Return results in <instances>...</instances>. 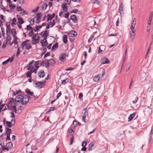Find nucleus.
<instances>
[{
  "label": "nucleus",
  "mask_w": 153,
  "mask_h": 153,
  "mask_svg": "<svg viewBox=\"0 0 153 153\" xmlns=\"http://www.w3.org/2000/svg\"><path fill=\"white\" fill-rule=\"evenodd\" d=\"M47 17H48V18H49V19L51 20H52V19H51V14H49L47 16Z\"/></svg>",
  "instance_id": "nucleus-64"
},
{
  "label": "nucleus",
  "mask_w": 153,
  "mask_h": 153,
  "mask_svg": "<svg viewBox=\"0 0 153 153\" xmlns=\"http://www.w3.org/2000/svg\"><path fill=\"white\" fill-rule=\"evenodd\" d=\"M38 35V33H35V34L33 35L32 36L31 38L32 39H34L35 37H36Z\"/></svg>",
  "instance_id": "nucleus-62"
},
{
  "label": "nucleus",
  "mask_w": 153,
  "mask_h": 153,
  "mask_svg": "<svg viewBox=\"0 0 153 153\" xmlns=\"http://www.w3.org/2000/svg\"><path fill=\"white\" fill-rule=\"evenodd\" d=\"M9 6L11 9H13L16 7V5L14 4H9Z\"/></svg>",
  "instance_id": "nucleus-40"
},
{
  "label": "nucleus",
  "mask_w": 153,
  "mask_h": 153,
  "mask_svg": "<svg viewBox=\"0 0 153 153\" xmlns=\"http://www.w3.org/2000/svg\"><path fill=\"white\" fill-rule=\"evenodd\" d=\"M20 47H19L18 48V51L17 52L16 54V56H19V54L20 53V51L19 50Z\"/></svg>",
  "instance_id": "nucleus-60"
},
{
  "label": "nucleus",
  "mask_w": 153,
  "mask_h": 153,
  "mask_svg": "<svg viewBox=\"0 0 153 153\" xmlns=\"http://www.w3.org/2000/svg\"><path fill=\"white\" fill-rule=\"evenodd\" d=\"M14 39L13 40V43H14L15 45L17 44H18V41H17V37L16 36H15L14 37Z\"/></svg>",
  "instance_id": "nucleus-25"
},
{
  "label": "nucleus",
  "mask_w": 153,
  "mask_h": 153,
  "mask_svg": "<svg viewBox=\"0 0 153 153\" xmlns=\"http://www.w3.org/2000/svg\"><path fill=\"white\" fill-rule=\"evenodd\" d=\"M100 79V76H96L93 78V80L96 82L98 81Z\"/></svg>",
  "instance_id": "nucleus-27"
},
{
  "label": "nucleus",
  "mask_w": 153,
  "mask_h": 153,
  "mask_svg": "<svg viewBox=\"0 0 153 153\" xmlns=\"http://www.w3.org/2000/svg\"><path fill=\"white\" fill-rule=\"evenodd\" d=\"M130 64L131 63L130 62H129L128 63L126 69V71H128L129 70L130 66Z\"/></svg>",
  "instance_id": "nucleus-42"
},
{
  "label": "nucleus",
  "mask_w": 153,
  "mask_h": 153,
  "mask_svg": "<svg viewBox=\"0 0 153 153\" xmlns=\"http://www.w3.org/2000/svg\"><path fill=\"white\" fill-rule=\"evenodd\" d=\"M35 84L36 85L35 87L41 88L43 85H45V82H37L35 83Z\"/></svg>",
  "instance_id": "nucleus-2"
},
{
  "label": "nucleus",
  "mask_w": 153,
  "mask_h": 153,
  "mask_svg": "<svg viewBox=\"0 0 153 153\" xmlns=\"http://www.w3.org/2000/svg\"><path fill=\"white\" fill-rule=\"evenodd\" d=\"M11 107H12L11 108V109L13 110V112L15 113H16L17 110L16 106L15 105H14L12 107V105H11Z\"/></svg>",
  "instance_id": "nucleus-36"
},
{
  "label": "nucleus",
  "mask_w": 153,
  "mask_h": 153,
  "mask_svg": "<svg viewBox=\"0 0 153 153\" xmlns=\"http://www.w3.org/2000/svg\"><path fill=\"white\" fill-rule=\"evenodd\" d=\"M51 55L50 53L49 52H47L44 55V57L45 58L47 57L48 56H49Z\"/></svg>",
  "instance_id": "nucleus-56"
},
{
  "label": "nucleus",
  "mask_w": 153,
  "mask_h": 153,
  "mask_svg": "<svg viewBox=\"0 0 153 153\" xmlns=\"http://www.w3.org/2000/svg\"><path fill=\"white\" fill-rule=\"evenodd\" d=\"M40 26L39 25L36 26L35 28V29L34 30V31L35 32H36L38 30L39 28H41L39 27Z\"/></svg>",
  "instance_id": "nucleus-57"
},
{
  "label": "nucleus",
  "mask_w": 153,
  "mask_h": 153,
  "mask_svg": "<svg viewBox=\"0 0 153 153\" xmlns=\"http://www.w3.org/2000/svg\"><path fill=\"white\" fill-rule=\"evenodd\" d=\"M25 92L29 95L30 96L33 95V92H31L30 90L29 89H26Z\"/></svg>",
  "instance_id": "nucleus-21"
},
{
  "label": "nucleus",
  "mask_w": 153,
  "mask_h": 153,
  "mask_svg": "<svg viewBox=\"0 0 153 153\" xmlns=\"http://www.w3.org/2000/svg\"><path fill=\"white\" fill-rule=\"evenodd\" d=\"M31 48H32V46H31V43H29L28 45H27V46H26L25 48H26V49L29 50Z\"/></svg>",
  "instance_id": "nucleus-34"
},
{
  "label": "nucleus",
  "mask_w": 153,
  "mask_h": 153,
  "mask_svg": "<svg viewBox=\"0 0 153 153\" xmlns=\"http://www.w3.org/2000/svg\"><path fill=\"white\" fill-rule=\"evenodd\" d=\"M62 7L63 9L64 12H67V6L66 4H63Z\"/></svg>",
  "instance_id": "nucleus-18"
},
{
  "label": "nucleus",
  "mask_w": 153,
  "mask_h": 153,
  "mask_svg": "<svg viewBox=\"0 0 153 153\" xmlns=\"http://www.w3.org/2000/svg\"><path fill=\"white\" fill-rule=\"evenodd\" d=\"M66 53H62L59 56V60L61 62H64L66 60Z\"/></svg>",
  "instance_id": "nucleus-4"
},
{
  "label": "nucleus",
  "mask_w": 153,
  "mask_h": 153,
  "mask_svg": "<svg viewBox=\"0 0 153 153\" xmlns=\"http://www.w3.org/2000/svg\"><path fill=\"white\" fill-rule=\"evenodd\" d=\"M40 37L39 36H38L37 38L36 39H35V38L33 39H32V43L33 45H34L38 43L39 42V40L40 39Z\"/></svg>",
  "instance_id": "nucleus-10"
},
{
  "label": "nucleus",
  "mask_w": 153,
  "mask_h": 153,
  "mask_svg": "<svg viewBox=\"0 0 153 153\" xmlns=\"http://www.w3.org/2000/svg\"><path fill=\"white\" fill-rule=\"evenodd\" d=\"M94 143L91 142L89 145L88 147V149L89 151H91L94 148Z\"/></svg>",
  "instance_id": "nucleus-12"
},
{
  "label": "nucleus",
  "mask_w": 153,
  "mask_h": 153,
  "mask_svg": "<svg viewBox=\"0 0 153 153\" xmlns=\"http://www.w3.org/2000/svg\"><path fill=\"white\" fill-rule=\"evenodd\" d=\"M138 99V97H136L134 99V100L132 101V103L134 104H135L137 101Z\"/></svg>",
  "instance_id": "nucleus-45"
},
{
  "label": "nucleus",
  "mask_w": 153,
  "mask_h": 153,
  "mask_svg": "<svg viewBox=\"0 0 153 153\" xmlns=\"http://www.w3.org/2000/svg\"><path fill=\"white\" fill-rule=\"evenodd\" d=\"M73 124L74 125V127H76L77 126L78 123L76 120H74L73 121Z\"/></svg>",
  "instance_id": "nucleus-49"
},
{
  "label": "nucleus",
  "mask_w": 153,
  "mask_h": 153,
  "mask_svg": "<svg viewBox=\"0 0 153 153\" xmlns=\"http://www.w3.org/2000/svg\"><path fill=\"white\" fill-rule=\"evenodd\" d=\"M21 90H16L15 92L14 91L13 92V96H16V94H17L18 93L21 92Z\"/></svg>",
  "instance_id": "nucleus-33"
},
{
  "label": "nucleus",
  "mask_w": 153,
  "mask_h": 153,
  "mask_svg": "<svg viewBox=\"0 0 153 153\" xmlns=\"http://www.w3.org/2000/svg\"><path fill=\"white\" fill-rule=\"evenodd\" d=\"M38 75L40 77H43L45 76V73L43 70H41L40 72H38Z\"/></svg>",
  "instance_id": "nucleus-11"
},
{
  "label": "nucleus",
  "mask_w": 153,
  "mask_h": 153,
  "mask_svg": "<svg viewBox=\"0 0 153 153\" xmlns=\"http://www.w3.org/2000/svg\"><path fill=\"white\" fill-rule=\"evenodd\" d=\"M41 42L42 44V45L43 46H47L48 44L46 39L42 40H41Z\"/></svg>",
  "instance_id": "nucleus-14"
},
{
  "label": "nucleus",
  "mask_w": 153,
  "mask_h": 153,
  "mask_svg": "<svg viewBox=\"0 0 153 153\" xmlns=\"http://www.w3.org/2000/svg\"><path fill=\"white\" fill-rule=\"evenodd\" d=\"M28 45V43H27L23 41L22 44L21 45V48L23 49L24 47L25 46H27V45Z\"/></svg>",
  "instance_id": "nucleus-26"
},
{
  "label": "nucleus",
  "mask_w": 153,
  "mask_h": 153,
  "mask_svg": "<svg viewBox=\"0 0 153 153\" xmlns=\"http://www.w3.org/2000/svg\"><path fill=\"white\" fill-rule=\"evenodd\" d=\"M14 101V99L13 98L11 99V100L10 101L8 102V104H10L12 103Z\"/></svg>",
  "instance_id": "nucleus-51"
},
{
  "label": "nucleus",
  "mask_w": 153,
  "mask_h": 153,
  "mask_svg": "<svg viewBox=\"0 0 153 153\" xmlns=\"http://www.w3.org/2000/svg\"><path fill=\"white\" fill-rule=\"evenodd\" d=\"M68 79H65L64 80L62 81V83L63 84H65L67 82H68Z\"/></svg>",
  "instance_id": "nucleus-53"
},
{
  "label": "nucleus",
  "mask_w": 153,
  "mask_h": 153,
  "mask_svg": "<svg viewBox=\"0 0 153 153\" xmlns=\"http://www.w3.org/2000/svg\"><path fill=\"white\" fill-rule=\"evenodd\" d=\"M18 22H17V24H19L20 25H21L24 22L23 20L21 18H18Z\"/></svg>",
  "instance_id": "nucleus-23"
},
{
  "label": "nucleus",
  "mask_w": 153,
  "mask_h": 153,
  "mask_svg": "<svg viewBox=\"0 0 153 153\" xmlns=\"http://www.w3.org/2000/svg\"><path fill=\"white\" fill-rule=\"evenodd\" d=\"M51 25V22H48L47 24V26L46 27V30L48 29L49 28L50 25Z\"/></svg>",
  "instance_id": "nucleus-46"
},
{
  "label": "nucleus",
  "mask_w": 153,
  "mask_h": 153,
  "mask_svg": "<svg viewBox=\"0 0 153 153\" xmlns=\"http://www.w3.org/2000/svg\"><path fill=\"white\" fill-rule=\"evenodd\" d=\"M131 32L130 33V37L131 40L133 41L134 39L135 36V30H131Z\"/></svg>",
  "instance_id": "nucleus-8"
},
{
  "label": "nucleus",
  "mask_w": 153,
  "mask_h": 153,
  "mask_svg": "<svg viewBox=\"0 0 153 153\" xmlns=\"http://www.w3.org/2000/svg\"><path fill=\"white\" fill-rule=\"evenodd\" d=\"M78 11V10L77 9H74V10H73L71 12V13H76Z\"/></svg>",
  "instance_id": "nucleus-58"
},
{
  "label": "nucleus",
  "mask_w": 153,
  "mask_h": 153,
  "mask_svg": "<svg viewBox=\"0 0 153 153\" xmlns=\"http://www.w3.org/2000/svg\"><path fill=\"white\" fill-rule=\"evenodd\" d=\"M32 27L31 26H30V25H27V26L26 29L27 30H31L32 29Z\"/></svg>",
  "instance_id": "nucleus-47"
},
{
  "label": "nucleus",
  "mask_w": 153,
  "mask_h": 153,
  "mask_svg": "<svg viewBox=\"0 0 153 153\" xmlns=\"http://www.w3.org/2000/svg\"><path fill=\"white\" fill-rule=\"evenodd\" d=\"M42 13L41 12L38 13L35 17L36 18V23L37 24L39 23L40 21L41 18Z\"/></svg>",
  "instance_id": "nucleus-5"
},
{
  "label": "nucleus",
  "mask_w": 153,
  "mask_h": 153,
  "mask_svg": "<svg viewBox=\"0 0 153 153\" xmlns=\"http://www.w3.org/2000/svg\"><path fill=\"white\" fill-rule=\"evenodd\" d=\"M152 12H151L150 13V14L149 18V20L148 21V25H150L151 24V22L152 19Z\"/></svg>",
  "instance_id": "nucleus-17"
},
{
  "label": "nucleus",
  "mask_w": 153,
  "mask_h": 153,
  "mask_svg": "<svg viewBox=\"0 0 153 153\" xmlns=\"http://www.w3.org/2000/svg\"><path fill=\"white\" fill-rule=\"evenodd\" d=\"M14 56H12L11 57V58H9L7 59V60L8 61V62H12L14 59Z\"/></svg>",
  "instance_id": "nucleus-43"
},
{
  "label": "nucleus",
  "mask_w": 153,
  "mask_h": 153,
  "mask_svg": "<svg viewBox=\"0 0 153 153\" xmlns=\"http://www.w3.org/2000/svg\"><path fill=\"white\" fill-rule=\"evenodd\" d=\"M136 23V19L135 18H134L133 19V21L132 22L131 24V25L130 27V29L131 30H135L134 28L135 27Z\"/></svg>",
  "instance_id": "nucleus-6"
},
{
  "label": "nucleus",
  "mask_w": 153,
  "mask_h": 153,
  "mask_svg": "<svg viewBox=\"0 0 153 153\" xmlns=\"http://www.w3.org/2000/svg\"><path fill=\"white\" fill-rule=\"evenodd\" d=\"M6 134L7 135L6 140H10V135L11 133V129L10 128H6Z\"/></svg>",
  "instance_id": "nucleus-3"
},
{
  "label": "nucleus",
  "mask_w": 153,
  "mask_h": 153,
  "mask_svg": "<svg viewBox=\"0 0 153 153\" xmlns=\"http://www.w3.org/2000/svg\"><path fill=\"white\" fill-rule=\"evenodd\" d=\"M153 134V125L151 128V131L149 134V136H152Z\"/></svg>",
  "instance_id": "nucleus-55"
},
{
  "label": "nucleus",
  "mask_w": 153,
  "mask_h": 153,
  "mask_svg": "<svg viewBox=\"0 0 153 153\" xmlns=\"http://www.w3.org/2000/svg\"><path fill=\"white\" fill-rule=\"evenodd\" d=\"M69 12H68L67 13H66L64 14V16L66 18H68L69 17Z\"/></svg>",
  "instance_id": "nucleus-52"
},
{
  "label": "nucleus",
  "mask_w": 153,
  "mask_h": 153,
  "mask_svg": "<svg viewBox=\"0 0 153 153\" xmlns=\"http://www.w3.org/2000/svg\"><path fill=\"white\" fill-rule=\"evenodd\" d=\"M42 9L45 10L48 7V5L46 3H45L42 4Z\"/></svg>",
  "instance_id": "nucleus-38"
},
{
  "label": "nucleus",
  "mask_w": 153,
  "mask_h": 153,
  "mask_svg": "<svg viewBox=\"0 0 153 153\" xmlns=\"http://www.w3.org/2000/svg\"><path fill=\"white\" fill-rule=\"evenodd\" d=\"M71 19L73 21H76V17L75 15H73L71 16Z\"/></svg>",
  "instance_id": "nucleus-32"
},
{
  "label": "nucleus",
  "mask_w": 153,
  "mask_h": 153,
  "mask_svg": "<svg viewBox=\"0 0 153 153\" xmlns=\"http://www.w3.org/2000/svg\"><path fill=\"white\" fill-rule=\"evenodd\" d=\"M69 35L71 37H74L76 36V34L75 31H72L69 32Z\"/></svg>",
  "instance_id": "nucleus-20"
},
{
  "label": "nucleus",
  "mask_w": 153,
  "mask_h": 153,
  "mask_svg": "<svg viewBox=\"0 0 153 153\" xmlns=\"http://www.w3.org/2000/svg\"><path fill=\"white\" fill-rule=\"evenodd\" d=\"M39 7L37 6V7H36V8L35 9H33L32 10V11L33 12V13H35V12H36L38 11V10H39Z\"/></svg>",
  "instance_id": "nucleus-54"
},
{
  "label": "nucleus",
  "mask_w": 153,
  "mask_h": 153,
  "mask_svg": "<svg viewBox=\"0 0 153 153\" xmlns=\"http://www.w3.org/2000/svg\"><path fill=\"white\" fill-rule=\"evenodd\" d=\"M11 33L12 34L14 37L16 34V30L15 29H13L11 31Z\"/></svg>",
  "instance_id": "nucleus-39"
},
{
  "label": "nucleus",
  "mask_w": 153,
  "mask_h": 153,
  "mask_svg": "<svg viewBox=\"0 0 153 153\" xmlns=\"http://www.w3.org/2000/svg\"><path fill=\"white\" fill-rule=\"evenodd\" d=\"M22 10V8L20 6H17L16 10L17 11H19Z\"/></svg>",
  "instance_id": "nucleus-48"
},
{
  "label": "nucleus",
  "mask_w": 153,
  "mask_h": 153,
  "mask_svg": "<svg viewBox=\"0 0 153 153\" xmlns=\"http://www.w3.org/2000/svg\"><path fill=\"white\" fill-rule=\"evenodd\" d=\"M58 44L57 42L56 43L52 46L51 50L52 51H54L58 48Z\"/></svg>",
  "instance_id": "nucleus-13"
},
{
  "label": "nucleus",
  "mask_w": 153,
  "mask_h": 153,
  "mask_svg": "<svg viewBox=\"0 0 153 153\" xmlns=\"http://www.w3.org/2000/svg\"><path fill=\"white\" fill-rule=\"evenodd\" d=\"M34 18H32L31 19L30 22V25H33L34 24Z\"/></svg>",
  "instance_id": "nucleus-50"
},
{
  "label": "nucleus",
  "mask_w": 153,
  "mask_h": 153,
  "mask_svg": "<svg viewBox=\"0 0 153 153\" xmlns=\"http://www.w3.org/2000/svg\"><path fill=\"white\" fill-rule=\"evenodd\" d=\"M94 37V36H91L90 38L88 39V43H90L92 39H93Z\"/></svg>",
  "instance_id": "nucleus-59"
},
{
  "label": "nucleus",
  "mask_w": 153,
  "mask_h": 153,
  "mask_svg": "<svg viewBox=\"0 0 153 153\" xmlns=\"http://www.w3.org/2000/svg\"><path fill=\"white\" fill-rule=\"evenodd\" d=\"M6 25L7 27V30H10V25L9 22H7L6 24Z\"/></svg>",
  "instance_id": "nucleus-30"
},
{
  "label": "nucleus",
  "mask_w": 153,
  "mask_h": 153,
  "mask_svg": "<svg viewBox=\"0 0 153 153\" xmlns=\"http://www.w3.org/2000/svg\"><path fill=\"white\" fill-rule=\"evenodd\" d=\"M15 100L17 102H21L22 104L25 105L27 103L29 102V97L27 95L23 96L19 95L16 97Z\"/></svg>",
  "instance_id": "nucleus-1"
},
{
  "label": "nucleus",
  "mask_w": 153,
  "mask_h": 153,
  "mask_svg": "<svg viewBox=\"0 0 153 153\" xmlns=\"http://www.w3.org/2000/svg\"><path fill=\"white\" fill-rule=\"evenodd\" d=\"M109 62V60L106 57H103L101 59V64H108Z\"/></svg>",
  "instance_id": "nucleus-7"
},
{
  "label": "nucleus",
  "mask_w": 153,
  "mask_h": 153,
  "mask_svg": "<svg viewBox=\"0 0 153 153\" xmlns=\"http://www.w3.org/2000/svg\"><path fill=\"white\" fill-rule=\"evenodd\" d=\"M62 94V93L61 91H60L59 93L58 94L56 98V99H57L59 98V97Z\"/></svg>",
  "instance_id": "nucleus-63"
},
{
  "label": "nucleus",
  "mask_w": 153,
  "mask_h": 153,
  "mask_svg": "<svg viewBox=\"0 0 153 153\" xmlns=\"http://www.w3.org/2000/svg\"><path fill=\"white\" fill-rule=\"evenodd\" d=\"M33 73L32 71L30 70L26 73V75L27 77H30L31 76V74Z\"/></svg>",
  "instance_id": "nucleus-22"
},
{
  "label": "nucleus",
  "mask_w": 153,
  "mask_h": 153,
  "mask_svg": "<svg viewBox=\"0 0 153 153\" xmlns=\"http://www.w3.org/2000/svg\"><path fill=\"white\" fill-rule=\"evenodd\" d=\"M45 64L46 68L48 67L50 65V63L49 62V60H45Z\"/></svg>",
  "instance_id": "nucleus-28"
},
{
  "label": "nucleus",
  "mask_w": 153,
  "mask_h": 153,
  "mask_svg": "<svg viewBox=\"0 0 153 153\" xmlns=\"http://www.w3.org/2000/svg\"><path fill=\"white\" fill-rule=\"evenodd\" d=\"M6 146L11 148L13 147V144L11 142H9L7 144Z\"/></svg>",
  "instance_id": "nucleus-29"
},
{
  "label": "nucleus",
  "mask_w": 153,
  "mask_h": 153,
  "mask_svg": "<svg viewBox=\"0 0 153 153\" xmlns=\"http://www.w3.org/2000/svg\"><path fill=\"white\" fill-rule=\"evenodd\" d=\"M49 62L50 63V65H52L55 63V61L53 59H50L49 60Z\"/></svg>",
  "instance_id": "nucleus-41"
},
{
  "label": "nucleus",
  "mask_w": 153,
  "mask_h": 153,
  "mask_svg": "<svg viewBox=\"0 0 153 153\" xmlns=\"http://www.w3.org/2000/svg\"><path fill=\"white\" fill-rule=\"evenodd\" d=\"M123 4L122 2H121L120 3L119 7V12L120 13V15L121 16L122 14V12H123Z\"/></svg>",
  "instance_id": "nucleus-9"
},
{
  "label": "nucleus",
  "mask_w": 153,
  "mask_h": 153,
  "mask_svg": "<svg viewBox=\"0 0 153 153\" xmlns=\"http://www.w3.org/2000/svg\"><path fill=\"white\" fill-rule=\"evenodd\" d=\"M33 29H32L30 32L28 33V36L30 37L31 36L34 34V33L33 31Z\"/></svg>",
  "instance_id": "nucleus-35"
},
{
  "label": "nucleus",
  "mask_w": 153,
  "mask_h": 153,
  "mask_svg": "<svg viewBox=\"0 0 153 153\" xmlns=\"http://www.w3.org/2000/svg\"><path fill=\"white\" fill-rule=\"evenodd\" d=\"M34 68V66H33V65L30 66L29 67H28L27 68V70H32Z\"/></svg>",
  "instance_id": "nucleus-61"
},
{
  "label": "nucleus",
  "mask_w": 153,
  "mask_h": 153,
  "mask_svg": "<svg viewBox=\"0 0 153 153\" xmlns=\"http://www.w3.org/2000/svg\"><path fill=\"white\" fill-rule=\"evenodd\" d=\"M83 111H84V115L83 116H85L86 117V116H88V111H87V108H85L83 109Z\"/></svg>",
  "instance_id": "nucleus-24"
},
{
  "label": "nucleus",
  "mask_w": 153,
  "mask_h": 153,
  "mask_svg": "<svg viewBox=\"0 0 153 153\" xmlns=\"http://www.w3.org/2000/svg\"><path fill=\"white\" fill-rule=\"evenodd\" d=\"M33 62H35V61L33 60H32L31 62H30L27 65L26 67L27 68L29 67L31 65Z\"/></svg>",
  "instance_id": "nucleus-44"
},
{
  "label": "nucleus",
  "mask_w": 153,
  "mask_h": 153,
  "mask_svg": "<svg viewBox=\"0 0 153 153\" xmlns=\"http://www.w3.org/2000/svg\"><path fill=\"white\" fill-rule=\"evenodd\" d=\"M62 39L63 42L65 44L68 41L67 35H64L63 36Z\"/></svg>",
  "instance_id": "nucleus-19"
},
{
  "label": "nucleus",
  "mask_w": 153,
  "mask_h": 153,
  "mask_svg": "<svg viewBox=\"0 0 153 153\" xmlns=\"http://www.w3.org/2000/svg\"><path fill=\"white\" fill-rule=\"evenodd\" d=\"M57 17V16H56V21L55 20H53V21L52 22V23L51 22V25L50 26V27H53V26H54V25H55V23L56 22H58V20L56 19Z\"/></svg>",
  "instance_id": "nucleus-16"
},
{
  "label": "nucleus",
  "mask_w": 153,
  "mask_h": 153,
  "mask_svg": "<svg viewBox=\"0 0 153 153\" xmlns=\"http://www.w3.org/2000/svg\"><path fill=\"white\" fill-rule=\"evenodd\" d=\"M11 39V37L10 36H7L6 37V44H7L8 41H9L10 42V40Z\"/></svg>",
  "instance_id": "nucleus-37"
},
{
  "label": "nucleus",
  "mask_w": 153,
  "mask_h": 153,
  "mask_svg": "<svg viewBox=\"0 0 153 153\" xmlns=\"http://www.w3.org/2000/svg\"><path fill=\"white\" fill-rule=\"evenodd\" d=\"M11 124V122H9L8 121H6V124L7 127L9 128L11 127L12 126Z\"/></svg>",
  "instance_id": "nucleus-31"
},
{
  "label": "nucleus",
  "mask_w": 153,
  "mask_h": 153,
  "mask_svg": "<svg viewBox=\"0 0 153 153\" xmlns=\"http://www.w3.org/2000/svg\"><path fill=\"white\" fill-rule=\"evenodd\" d=\"M135 115V113H133L130 114L128 117V121L130 122L131 121L134 117Z\"/></svg>",
  "instance_id": "nucleus-15"
}]
</instances>
